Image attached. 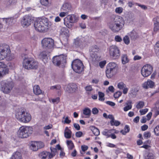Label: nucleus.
<instances>
[{
  "instance_id": "obj_30",
  "label": "nucleus",
  "mask_w": 159,
  "mask_h": 159,
  "mask_svg": "<svg viewBox=\"0 0 159 159\" xmlns=\"http://www.w3.org/2000/svg\"><path fill=\"white\" fill-rule=\"evenodd\" d=\"M137 34L134 31L131 32L130 34V37L132 40H135L138 38Z\"/></svg>"
},
{
  "instance_id": "obj_52",
  "label": "nucleus",
  "mask_w": 159,
  "mask_h": 159,
  "mask_svg": "<svg viewBox=\"0 0 159 159\" xmlns=\"http://www.w3.org/2000/svg\"><path fill=\"white\" fill-rule=\"evenodd\" d=\"M154 24H159V17L157 16L155 17L153 19Z\"/></svg>"
},
{
  "instance_id": "obj_51",
  "label": "nucleus",
  "mask_w": 159,
  "mask_h": 159,
  "mask_svg": "<svg viewBox=\"0 0 159 159\" xmlns=\"http://www.w3.org/2000/svg\"><path fill=\"white\" fill-rule=\"evenodd\" d=\"M41 4L43 5L46 6L48 4V0H40Z\"/></svg>"
},
{
  "instance_id": "obj_4",
  "label": "nucleus",
  "mask_w": 159,
  "mask_h": 159,
  "mask_svg": "<svg viewBox=\"0 0 159 159\" xmlns=\"http://www.w3.org/2000/svg\"><path fill=\"white\" fill-rule=\"evenodd\" d=\"M33 132V128L32 127L22 126L18 130L17 135L20 138H27L31 135Z\"/></svg>"
},
{
  "instance_id": "obj_3",
  "label": "nucleus",
  "mask_w": 159,
  "mask_h": 159,
  "mask_svg": "<svg viewBox=\"0 0 159 159\" xmlns=\"http://www.w3.org/2000/svg\"><path fill=\"white\" fill-rule=\"evenodd\" d=\"M23 67L25 69H36L38 67V62L31 58L25 57L23 62Z\"/></svg>"
},
{
  "instance_id": "obj_48",
  "label": "nucleus",
  "mask_w": 159,
  "mask_h": 159,
  "mask_svg": "<svg viewBox=\"0 0 159 159\" xmlns=\"http://www.w3.org/2000/svg\"><path fill=\"white\" fill-rule=\"evenodd\" d=\"M155 52L156 53L159 52V41L156 43L154 46Z\"/></svg>"
},
{
  "instance_id": "obj_24",
  "label": "nucleus",
  "mask_w": 159,
  "mask_h": 159,
  "mask_svg": "<svg viewBox=\"0 0 159 159\" xmlns=\"http://www.w3.org/2000/svg\"><path fill=\"white\" fill-rule=\"evenodd\" d=\"M22 158L21 153L19 152L16 151L13 153L10 159H22Z\"/></svg>"
},
{
  "instance_id": "obj_38",
  "label": "nucleus",
  "mask_w": 159,
  "mask_h": 159,
  "mask_svg": "<svg viewBox=\"0 0 159 159\" xmlns=\"http://www.w3.org/2000/svg\"><path fill=\"white\" fill-rule=\"evenodd\" d=\"M49 154V152H43L40 153V156L42 159H45L47 156Z\"/></svg>"
},
{
  "instance_id": "obj_64",
  "label": "nucleus",
  "mask_w": 159,
  "mask_h": 159,
  "mask_svg": "<svg viewBox=\"0 0 159 159\" xmlns=\"http://www.w3.org/2000/svg\"><path fill=\"white\" fill-rule=\"evenodd\" d=\"M74 127L77 130H79L80 129V126L78 124L74 123Z\"/></svg>"
},
{
  "instance_id": "obj_43",
  "label": "nucleus",
  "mask_w": 159,
  "mask_h": 159,
  "mask_svg": "<svg viewBox=\"0 0 159 159\" xmlns=\"http://www.w3.org/2000/svg\"><path fill=\"white\" fill-rule=\"evenodd\" d=\"M123 40L125 44H128L130 42L129 39V37L128 36H125L123 39Z\"/></svg>"
},
{
  "instance_id": "obj_22",
  "label": "nucleus",
  "mask_w": 159,
  "mask_h": 159,
  "mask_svg": "<svg viewBox=\"0 0 159 159\" xmlns=\"http://www.w3.org/2000/svg\"><path fill=\"white\" fill-rule=\"evenodd\" d=\"M84 42H85L84 39H82L81 40L79 39H77L75 40L74 43L75 46L78 47L82 45V46H85V43H84Z\"/></svg>"
},
{
  "instance_id": "obj_7",
  "label": "nucleus",
  "mask_w": 159,
  "mask_h": 159,
  "mask_svg": "<svg viewBox=\"0 0 159 159\" xmlns=\"http://www.w3.org/2000/svg\"><path fill=\"white\" fill-rule=\"evenodd\" d=\"M1 90L5 93H10L13 86V83L6 80L1 81Z\"/></svg>"
},
{
  "instance_id": "obj_36",
  "label": "nucleus",
  "mask_w": 159,
  "mask_h": 159,
  "mask_svg": "<svg viewBox=\"0 0 159 159\" xmlns=\"http://www.w3.org/2000/svg\"><path fill=\"white\" fill-rule=\"evenodd\" d=\"M66 143L68 146V148L70 150H72L74 147V144L71 140H67Z\"/></svg>"
},
{
  "instance_id": "obj_33",
  "label": "nucleus",
  "mask_w": 159,
  "mask_h": 159,
  "mask_svg": "<svg viewBox=\"0 0 159 159\" xmlns=\"http://www.w3.org/2000/svg\"><path fill=\"white\" fill-rule=\"evenodd\" d=\"M107 66H109L115 70H116V71L117 70L118 66L117 64L114 62H110L107 65Z\"/></svg>"
},
{
  "instance_id": "obj_41",
  "label": "nucleus",
  "mask_w": 159,
  "mask_h": 159,
  "mask_svg": "<svg viewBox=\"0 0 159 159\" xmlns=\"http://www.w3.org/2000/svg\"><path fill=\"white\" fill-rule=\"evenodd\" d=\"M144 105V102L142 101H139L138 104L136 106V107L137 109L141 108Z\"/></svg>"
},
{
  "instance_id": "obj_62",
  "label": "nucleus",
  "mask_w": 159,
  "mask_h": 159,
  "mask_svg": "<svg viewBox=\"0 0 159 159\" xmlns=\"http://www.w3.org/2000/svg\"><path fill=\"white\" fill-rule=\"evenodd\" d=\"M106 64V61H103L100 62L99 63L100 66L101 68H103Z\"/></svg>"
},
{
  "instance_id": "obj_53",
  "label": "nucleus",
  "mask_w": 159,
  "mask_h": 159,
  "mask_svg": "<svg viewBox=\"0 0 159 159\" xmlns=\"http://www.w3.org/2000/svg\"><path fill=\"white\" fill-rule=\"evenodd\" d=\"M159 30V24H154V31L156 33Z\"/></svg>"
},
{
  "instance_id": "obj_55",
  "label": "nucleus",
  "mask_w": 159,
  "mask_h": 159,
  "mask_svg": "<svg viewBox=\"0 0 159 159\" xmlns=\"http://www.w3.org/2000/svg\"><path fill=\"white\" fill-rule=\"evenodd\" d=\"M115 40L118 42H120L122 40L121 37L119 35H116L115 37Z\"/></svg>"
},
{
  "instance_id": "obj_35",
  "label": "nucleus",
  "mask_w": 159,
  "mask_h": 159,
  "mask_svg": "<svg viewBox=\"0 0 159 159\" xmlns=\"http://www.w3.org/2000/svg\"><path fill=\"white\" fill-rule=\"evenodd\" d=\"M83 114L85 115L90 116L91 114V111L89 108H86L83 110Z\"/></svg>"
},
{
  "instance_id": "obj_40",
  "label": "nucleus",
  "mask_w": 159,
  "mask_h": 159,
  "mask_svg": "<svg viewBox=\"0 0 159 159\" xmlns=\"http://www.w3.org/2000/svg\"><path fill=\"white\" fill-rule=\"evenodd\" d=\"M126 86L125 84L123 82H119L117 84L118 88L120 89H123Z\"/></svg>"
},
{
  "instance_id": "obj_9",
  "label": "nucleus",
  "mask_w": 159,
  "mask_h": 159,
  "mask_svg": "<svg viewBox=\"0 0 159 159\" xmlns=\"http://www.w3.org/2000/svg\"><path fill=\"white\" fill-rule=\"evenodd\" d=\"M10 52L9 47L7 45H4L3 47V48H1L0 49L1 55L2 56L3 60L6 58H7L9 60H11L13 58L10 57Z\"/></svg>"
},
{
  "instance_id": "obj_6",
  "label": "nucleus",
  "mask_w": 159,
  "mask_h": 159,
  "mask_svg": "<svg viewBox=\"0 0 159 159\" xmlns=\"http://www.w3.org/2000/svg\"><path fill=\"white\" fill-rule=\"evenodd\" d=\"M71 66L73 70L77 73H80L83 70V64L81 60L78 59L72 61Z\"/></svg>"
},
{
  "instance_id": "obj_57",
  "label": "nucleus",
  "mask_w": 159,
  "mask_h": 159,
  "mask_svg": "<svg viewBox=\"0 0 159 159\" xmlns=\"http://www.w3.org/2000/svg\"><path fill=\"white\" fill-rule=\"evenodd\" d=\"M148 111V109L145 108L140 111V112L142 115L145 114Z\"/></svg>"
},
{
  "instance_id": "obj_44",
  "label": "nucleus",
  "mask_w": 159,
  "mask_h": 159,
  "mask_svg": "<svg viewBox=\"0 0 159 159\" xmlns=\"http://www.w3.org/2000/svg\"><path fill=\"white\" fill-rule=\"evenodd\" d=\"M110 123L111 125H115L116 126H118L120 124V122L117 120H115L114 119L113 120V122H110Z\"/></svg>"
},
{
  "instance_id": "obj_14",
  "label": "nucleus",
  "mask_w": 159,
  "mask_h": 159,
  "mask_svg": "<svg viewBox=\"0 0 159 159\" xmlns=\"http://www.w3.org/2000/svg\"><path fill=\"white\" fill-rule=\"evenodd\" d=\"M89 51L91 52V57L93 58V60L94 61L98 60L97 58L98 57L96 54L95 53L99 51L98 47L95 45L93 46L90 48Z\"/></svg>"
},
{
  "instance_id": "obj_56",
  "label": "nucleus",
  "mask_w": 159,
  "mask_h": 159,
  "mask_svg": "<svg viewBox=\"0 0 159 159\" xmlns=\"http://www.w3.org/2000/svg\"><path fill=\"white\" fill-rule=\"evenodd\" d=\"M61 87L59 85H57L55 86H51V87L50 89H56L57 90H60L61 89Z\"/></svg>"
},
{
  "instance_id": "obj_10",
  "label": "nucleus",
  "mask_w": 159,
  "mask_h": 159,
  "mask_svg": "<svg viewBox=\"0 0 159 159\" xmlns=\"http://www.w3.org/2000/svg\"><path fill=\"white\" fill-rule=\"evenodd\" d=\"M42 46L45 49H51L54 46V41L50 38H45L41 42Z\"/></svg>"
},
{
  "instance_id": "obj_29",
  "label": "nucleus",
  "mask_w": 159,
  "mask_h": 159,
  "mask_svg": "<svg viewBox=\"0 0 159 159\" xmlns=\"http://www.w3.org/2000/svg\"><path fill=\"white\" fill-rule=\"evenodd\" d=\"M121 60L123 64H125L128 63L129 61V59L128 58L127 55L126 54H123L121 56Z\"/></svg>"
},
{
  "instance_id": "obj_23",
  "label": "nucleus",
  "mask_w": 159,
  "mask_h": 159,
  "mask_svg": "<svg viewBox=\"0 0 159 159\" xmlns=\"http://www.w3.org/2000/svg\"><path fill=\"white\" fill-rule=\"evenodd\" d=\"M70 5L68 3L64 4L61 8V11H66V12L69 11L71 9Z\"/></svg>"
},
{
  "instance_id": "obj_27",
  "label": "nucleus",
  "mask_w": 159,
  "mask_h": 159,
  "mask_svg": "<svg viewBox=\"0 0 159 159\" xmlns=\"http://www.w3.org/2000/svg\"><path fill=\"white\" fill-rule=\"evenodd\" d=\"M14 20V18L12 17L3 18V21L8 25H12L13 24Z\"/></svg>"
},
{
  "instance_id": "obj_28",
  "label": "nucleus",
  "mask_w": 159,
  "mask_h": 159,
  "mask_svg": "<svg viewBox=\"0 0 159 159\" xmlns=\"http://www.w3.org/2000/svg\"><path fill=\"white\" fill-rule=\"evenodd\" d=\"M90 129L95 135L98 136L99 135L100 131L98 128L94 126H92L90 127Z\"/></svg>"
},
{
  "instance_id": "obj_31",
  "label": "nucleus",
  "mask_w": 159,
  "mask_h": 159,
  "mask_svg": "<svg viewBox=\"0 0 159 159\" xmlns=\"http://www.w3.org/2000/svg\"><path fill=\"white\" fill-rule=\"evenodd\" d=\"M30 148L33 151H37L38 150V148H37V142H32L30 146Z\"/></svg>"
},
{
  "instance_id": "obj_61",
  "label": "nucleus",
  "mask_w": 159,
  "mask_h": 159,
  "mask_svg": "<svg viewBox=\"0 0 159 159\" xmlns=\"http://www.w3.org/2000/svg\"><path fill=\"white\" fill-rule=\"evenodd\" d=\"M81 148L83 151L85 152L88 149V147L87 146L84 145L81 146Z\"/></svg>"
},
{
  "instance_id": "obj_1",
  "label": "nucleus",
  "mask_w": 159,
  "mask_h": 159,
  "mask_svg": "<svg viewBox=\"0 0 159 159\" xmlns=\"http://www.w3.org/2000/svg\"><path fill=\"white\" fill-rule=\"evenodd\" d=\"M51 22L45 17H43L38 20L35 21L34 26L35 29L40 32H47L51 26Z\"/></svg>"
},
{
  "instance_id": "obj_54",
  "label": "nucleus",
  "mask_w": 159,
  "mask_h": 159,
  "mask_svg": "<svg viewBox=\"0 0 159 159\" xmlns=\"http://www.w3.org/2000/svg\"><path fill=\"white\" fill-rule=\"evenodd\" d=\"M136 5L138 6L141 7L142 9L143 10H146L147 9V7L145 5H141L138 3H136Z\"/></svg>"
},
{
  "instance_id": "obj_37",
  "label": "nucleus",
  "mask_w": 159,
  "mask_h": 159,
  "mask_svg": "<svg viewBox=\"0 0 159 159\" xmlns=\"http://www.w3.org/2000/svg\"><path fill=\"white\" fill-rule=\"evenodd\" d=\"M154 156L152 152H149L148 155L145 157L144 159H154Z\"/></svg>"
},
{
  "instance_id": "obj_17",
  "label": "nucleus",
  "mask_w": 159,
  "mask_h": 159,
  "mask_svg": "<svg viewBox=\"0 0 159 159\" xmlns=\"http://www.w3.org/2000/svg\"><path fill=\"white\" fill-rule=\"evenodd\" d=\"M117 71L116 70L107 66L106 71V76L108 78H110L116 74Z\"/></svg>"
},
{
  "instance_id": "obj_47",
  "label": "nucleus",
  "mask_w": 159,
  "mask_h": 159,
  "mask_svg": "<svg viewBox=\"0 0 159 159\" xmlns=\"http://www.w3.org/2000/svg\"><path fill=\"white\" fill-rule=\"evenodd\" d=\"M154 132L157 136L159 135V125L157 126L154 128Z\"/></svg>"
},
{
  "instance_id": "obj_25",
  "label": "nucleus",
  "mask_w": 159,
  "mask_h": 159,
  "mask_svg": "<svg viewBox=\"0 0 159 159\" xmlns=\"http://www.w3.org/2000/svg\"><path fill=\"white\" fill-rule=\"evenodd\" d=\"M34 93L37 95H39L42 93V90L38 85H35L33 87Z\"/></svg>"
},
{
  "instance_id": "obj_2",
  "label": "nucleus",
  "mask_w": 159,
  "mask_h": 159,
  "mask_svg": "<svg viewBox=\"0 0 159 159\" xmlns=\"http://www.w3.org/2000/svg\"><path fill=\"white\" fill-rule=\"evenodd\" d=\"M16 117L20 122L24 123L29 122L31 119L30 114L23 109L20 110L16 113Z\"/></svg>"
},
{
  "instance_id": "obj_63",
  "label": "nucleus",
  "mask_w": 159,
  "mask_h": 159,
  "mask_svg": "<svg viewBox=\"0 0 159 159\" xmlns=\"http://www.w3.org/2000/svg\"><path fill=\"white\" fill-rule=\"evenodd\" d=\"M106 103L111 106V107H113L115 105V103L111 101H107L106 102Z\"/></svg>"
},
{
  "instance_id": "obj_8",
  "label": "nucleus",
  "mask_w": 159,
  "mask_h": 159,
  "mask_svg": "<svg viewBox=\"0 0 159 159\" xmlns=\"http://www.w3.org/2000/svg\"><path fill=\"white\" fill-rule=\"evenodd\" d=\"M52 62L55 65L58 66L61 65L63 66L66 62V56L63 55L55 56Z\"/></svg>"
},
{
  "instance_id": "obj_45",
  "label": "nucleus",
  "mask_w": 159,
  "mask_h": 159,
  "mask_svg": "<svg viewBox=\"0 0 159 159\" xmlns=\"http://www.w3.org/2000/svg\"><path fill=\"white\" fill-rule=\"evenodd\" d=\"M122 94V93L120 91H118L116 92L114 94V97L115 98H119Z\"/></svg>"
},
{
  "instance_id": "obj_26",
  "label": "nucleus",
  "mask_w": 159,
  "mask_h": 159,
  "mask_svg": "<svg viewBox=\"0 0 159 159\" xmlns=\"http://www.w3.org/2000/svg\"><path fill=\"white\" fill-rule=\"evenodd\" d=\"M72 132L68 127H66L64 131V136L66 139H70L71 137Z\"/></svg>"
},
{
  "instance_id": "obj_60",
  "label": "nucleus",
  "mask_w": 159,
  "mask_h": 159,
  "mask_svg": "<svg viewBox=\"0 0 159 159\" xmlns=\"http://www.w3.org/2000/svg\"><path fill=\"white\" fill-rule=\"evenodd\" d=\"M50 150L52 153L56 155V152H57V149L55 148H54L52 147H50Z\"/></svg>"
},
{
  "instance_id": "obj_20",
  "label": "nucleus",
  "mask_w": 159,
  "mask_h": 159,
  "mask_svg": "<svg viewBox=\"0 0 159 159\" xmlns=\"http://www.w3.org/2000/svg\"><path fill=\"white\" fill-rule=\"evenodd\" d=\"M48 53L46 51L43 52H41L39 54V58L41 59L44 63L47 62L48 60Z\"/></svg>"
},
{
  "instance_id": "obj_5",
  "label": "nucleus",
  "mask_w": 159,
  "mask_h": 159,
  "mask_svg": "<svg viewBox=\"0 0 159 159\" xmlns=\"http://www.w3.org/2000/svg\"><path fill=\"white\" fill-rule=\"evenodd\" d=\"M78 20V17L74 15H69L64 19V24L68 28H71L72 23L77 22Z\"/></svg>"
},
{
  "instance_id": "obj_46",
  "label": "nucleus",
  "mask_w": 159,
  "mask_h": 159,
  "mask_svg": "<svg viewBox=\"0 0 159 159\" xmlns=\"http://www.w3.org/2000/svg\"><path fill=\"white\" fill-rule=\"evenodd\" d=\"M16 0H7V6L13 5L15 3Z\"/></svg>"
},
{
  "instance_id": "obj_49",
  "label": "nucleus",
  "mask_w": 159,
  "mask_h": 159,
  "mask_svg": "<svg viewBox=\"0 0 159 159\" xmlns=\"http://www.w3.org/2000/svg\"><path fill=\"white\" fill-rule=\"evenodd\" d=\"M37 148L38 149L43 148L44 146V144L42 142H37Z\"/></svg>"
},
{
  "instance_id": "obj_18",
  "label": "nucleus",
  "mask_w": 159,
  "mask_h": 159,
  "mask_svg": "<svg viewBox=\"0 0 159 159\" xmlns=\"http://www.w3.org/2000/svg\"><path fill=\"white\" fill-rule=\"evenodd\" d=\"M111 22L114 23L115 24H116L120 26V27H122V28L124 24V21L122 18L118 16H116Z\"/></svg>"
},
{
  "instance_id": "obj_12",
  "label": "nucleus",
  "mask_w": 159,
  "mask_h": 159,
  "mask_svg": "<svg viewBox=\"0 0 159 159\" xmlns=\"http://www.w3.org/2000/svg\"><path fill=\"white\" fill-rule=\"evenodd\" d=\"M153 71V67L150 65H144L141 70V72L142 75L144 77H148L149 75Z\"/></svg>"
},
{
  "instance_id": "obj_39",
  "label": "nucleus",
  "mask_w": 159,
  "mask_h": 159,
  "mask_svg": "<svg viewBox=\"0 0 159 159\" xmlns=\"http://www.w3.org/2000/svg\"><path fill=\"white\" fill-rule=\"evenodd\" d=\"M99 95V100L100 101H104L105 98L104 94L101 92H99L98 93Z\"/></svg>"
},
{
  "instance_id": "obj_42",
  "label": "nucleus",
  "mask_w": 159,
  "mask_h": 159,
  "mask_svg": "<svg viewBox=\"0 0 159 159\" xmlns=\"http://www.w3.org/2000/svg\"><path fill=\"white\" fill-rule=\"evenodd\" d=\"M63 33L66 36L69 37L70 35V32L66 28H64L63 31Z\"/></svg>"
},
{
  "instance_id": "obj_58",
  "label": "nucleus",
  "mask_w": 159,
  "mask_h": 159,
  "mask_svg": "<svg viewBox=\"0 0 159 159\" xmlns=\"http://www.w3.org/2000/svg\"><path fill=\"white\" fill-rule=\"evenodd\" d=\"M92 112L94 115L97 114L98 112V110L96 107L93 108L92 109Z\"/></svg>"
},
{
  "instance_id": "obj_16",
  "label": "nucleus",
  "mask_w": 159,
  "mask_h": 159,
  "mask_svg": "<svg viewBox=\"0 0 159 159\" xmlns=\"http://www.w3.org/2000/svg\"><path fill=\"white\" fill-rule=\"evenodd\" d=\"M66 90L69 93L75 92L78 90V87L75 84L72 83L67 86Z\"/></svg>"
},
{
  "instance_id": "obj_13",
  "label": "nucleus",
  "mask_w": 159,
  "mask_h": 159,
  "mask_svg": "<svg viewBox=\"0 0 159 159\" xmlns=\"http://www.w3.org/2000/svg\"><path fill=\"white\" fill-rule=\"evenodd\" d=\"M9 69L6 64L0 62V78L2 77L8 73Z\"/></svg>"
},
{
  "instance_id": "obj_15",
  "label": "nucleus",
  "mask_w": 159,
  "mask_h": 159,
  "mask_svg": "<svg viewBox=\"0 0 159 159\" xmlns=\"http://www.w3.org/2000/svg\"><path fill=\"white\" fill-rule=\"evenodd\" d=\"M32 20L31 17L28 15L25 16L21 20V25L24 27H27L31 24Z\"/></svg>"
},
{
  "instance_id": "obj_11",
  "label": "nucleus",
  "mask_w": 159,
  "mask_h": 159,
  "mask_svg": "<svg viewBox=\"0 0 159 159\" xmlns=\"http://www.w3.org/2000/svg\"><path fill=\"white\" fill-rule=\"evenodd\" d=\"M110 54L113 59L118 58L120 55V51L118 48L115 45H112L109 48Z\"/></svg>"
},
{
  "instance_id": "obj_19",
  "label": "nucleus",
  "mask_w": 159,
  "mask_h": 159,
  "mask_svg": "<svg viewBox=\"0 0 159 159\" xmlns=\"http://www.w3.org/2000/svg\"><path fill=\"white\" fill-rule=\"evenodd\" d=\"M109 26L110 28L114 32H118L122 28V27L115 24L112 22L109 23Z\"/></svg>"
},
{
  "instance_id": "obj_21",
  "label": "nucleus",
  "mask_w": 159,
  "mask_h": 159,
  "mask_svg": "<svg viewBox=\"0 0 159 159\" xmlns=\"http://www.w3.org/2000/svg\"><path fill=\"white\" fill-rule=\"evenodd\" d=\"M154 85V83L151 80H148L147 81L145 82L143 84V87L145 89H147L148 87L152 88Z\"/></svg>"
},
{
  "instance_id": "obj_50",
  "label": "nucleus",
  "mask_w": 159,
  "mask_h": 159,
  "mask_svg": "<svg viewBox=\"0 0 159 159\" xmlns=\"http://www.w3.org/2000/svg\"><path fill=\"white\" fill-rule=\"evenodd\" d=\"M115 11L117 13L120 14L123 11V8L121 7H117Z\"/></svg>"
},
{
  "instance_id": "obj_59",
  "label": "nucleus",
  "mask_w": 159,
  "mask_h": 159,
  "mask_svg": "<svg viewBox=\"0 0 159 159\" xmlns=\"http://www.w3.org/2000/svg\"><path fill=\"white\" fill-rule=\"evenodd\" d=\"M83 133L81 131H78L76 133L75 136L77 138L80 137L82 136Z\"/></svg>"
},
{
  "instance_id": "obj_32",
  "label": "nucleus",
  "mask_w": 159,
  "mask_h": 159,
  "mask_svg": "<svg viewBox=\"0 0 159 159\" xmlns=\"http://www.w3.org/2000/svg\"><path fill=\"white\" fill-rule=\"evenodd\" d=\"M113 130H108L107 129H105L102 132V134L105 136H107V138L110 137V135L111 133V131Z\"/></svg>"
},
{
  "instance_id": "obj_34",
  "label": "nucleus",
  "mask_w": 159,
  "mask_h": 159,
  "mask_svg": "<svg viewBox=\"0 0 159 159\" xmlns=\"http://www.w3.org/2000/svg\"><path fill=\"white\" fill-rule=\"evenodd\" d=\"M128 103H126L127 106L124 108V111H126L131 109L132 105H131V104L132 103V102L131 101H128Z\"/></svg>"
}]
</instances>
